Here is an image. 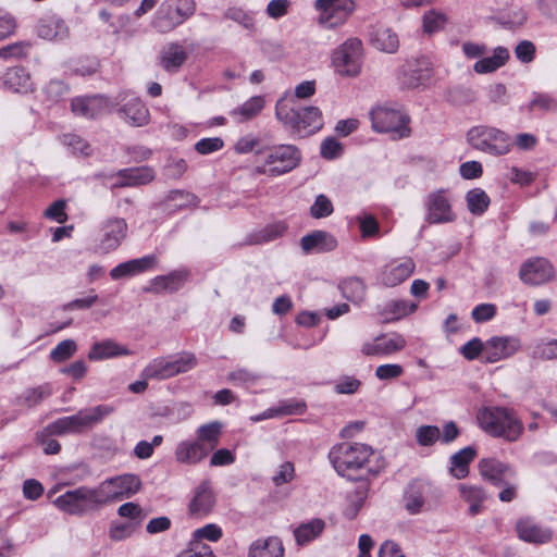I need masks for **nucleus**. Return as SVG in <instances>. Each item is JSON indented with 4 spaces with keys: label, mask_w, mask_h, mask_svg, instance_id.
<instances>
[{
    "label": "nucleus",
    "mask_w": 557,
    "mask_h": 557,
    "mask_svg": "<svg viewBox=\"0 0 557 557\" xmlns=\"http://www.w3.org/2000/svg\"><path fill=\"white\" fill-rule=\"evenodd\" d=\"M374 450L362 443H341L332 447L329 458L335 471L348 479H355L360 470L376 474L383 466L373 468L371 458Z\"/></svg>",
    "instance_id": "obj_1"
},
{
    "label": "nucleus",
    "mask_w": 557,
    "mask_h": 557,
    "mask_svg": "<svg viewBox=\"0 0 557 557\" xmlns=\"http://www.w3.org/2000/svg\"><path fill=\"white\" fill-rule=\"evenodd\" d=\"M479 426L493 437L516 442L523 433L524 426L513 409L500 406H487L476 413Z\"/></svg>",
    "instance_id": "obj_2"
},
{
    "label": "nucleus",
    "mask_w": 557,
    "mask_h": 557,
    "mask_svg": "<svg viewBox=\"0 0 557 557\" xmlns=\"http://www.w3.org/2000/svg\"><path fill=\"white\" fill-rule=\"evenodd\" d=\"M301 160L299 149L294 145H277L256 152L253 174L280 176L293 171Z\"/></svg>",
    "instance_id": "obj_3"
},
{
    "label": "nucleus",
    "mask_w": 557,
    "mask_h": 557,
    "mask_svg": "<svg viewBox=\"0 0 557 557\" xmlns=\"http://www.w3.org/2000/svg\"><path fill=\"white\" fill-rule=\"evenodd\" d=\"M276 117L300 135H311L323 126L322 112L318 107L295 108L281 99L275 106Z\"/></svg>",
    "instance_id": "obj_4"
},
{
    "label": "nucleus",
    "mask_w": 557,
    "mask_h": 557,
    "mask_svg": "<svg viewBox=\"0 0 557 557\" xmlns=\"http://www.w3.org/2000/svg\"><path fill=\"white\" fill-rule=\"evenodd\" d=\"M113 412L114 408L109 405L85 408L79 410L76 414L57 419L47 426V430L53 435L83 433L101 423L106 417Z\"/></svg>",
    "instance_id": "obj_5"
},
{
    "label": "nucleus",
    "mask_w": 557,
    "mask_h": 557,
    "mask_svg": "<svg viewBox=\"0 0 557 557\" xmlns=\"http://www.w3.org/2000/svg\"><path fill=\"white\" fill-rule=\"evenodd\" d=\"M195 12V0H165L156 12L152 27L160 34H168L191 17Z\"/></svg>",
    "instance_id": "obj_6"
},
{
    "label": "nucleus",
    "mask_w": 557,
    "mask_h": 557,
    "mask_svg": "<svg viewBox=\"0 0 557 557\" xmlns=\"http://www.w3.org/2000/svg\"><path fill=\"white\" fill-rule=\"evenodd\" d=\"M370 116L375 132L389 133L396 139L410 136V117L400 109L379 106L372 109Z\"/></svg>",
    "instance_id": "obj_7"
},
{
    "label": "nucleus",
    "mask_w": 557,
    "mask_h": 557,
    "mask_svg": "<svg viewBox=\"0 0 557 557\" xmlns=\"http://www.w3.org/2000/svg\"><path fill=\"white\" fill-rule=\"evenodd\" d=\"M53 504L63 512L72 516H83L102 506L97 487L91 488L88 486H79L75 490L66 491L58 496Z\"/></svg>",
    "instance_id": "obj_8"
},
{
    "label": "nucleus",
    "mask_w": 557,
    "mask_h": 557,
    "mask_svg": "<svg viewBox=\"0 0 557 557\" xmlns=\"http://www.w3.org/2000/svg\"><path fill=\"white\" fill-rule=\"evenodd\" d=\"M362 55L361 40L349 38L332 52V66L335 73L342 77H356L361 72Z\"/></svg>",
    "instance_id": "obj_9"
},
{
    "label": "nucleus",
    "mask_w": 557,
    "mask_h": 557,
    "mask_svg": "<svg viewBox=\"0 0 557 557\" xmlns=\"http://www.w3.org/2000/svg\"><path fill=\"white\" fill-rule=\"evenodd\" d=\"M467 137L473 148L493 156L506 154L511 148L509 135L495 127L474 126Z\"/></svg>",
    "instance_id": "obj_10"
},
{
    "label": "nucleus",
    "mask_w": 557,
    "mask_h": 557,
    "mask_svg": "<svg viewBox=\"0 0 557 557\" xmlns=\"http://www.w3.org/2000/svg\"><path fill=\"white\" fill-rule=\"evenodd\" d=\"M141 488V480L133 473H125L101 482L97 486L101 505L128 498Z\"/></svg>",
    "instance_id": "obj_11"
},
{
    "label": "nucleus",
    "mask_w": 557,
    "mask_h": 557,
    "mask_svg": "<svg viewBox=\"0 0 557 557\" xmlns=\"http://www.w3.org/2000/svg\"><path fill=\"white\" fill-rule=\"evenodd\" d=\"M319 24L325 28H335L348 20L355 9L352 0H315Z\"/></svg>",
    "instance_id": "obj_12"
},
{
    "label": "nucleus",
    "mask_w": 557,
    "mask_h": 557,
    "mask_svg": "<svg viewBox=\"0 0 557 557\" xmlns=\"http://www.w3.org/2000/svg\"><path fill=\"white\" fill-rule=\"evenodd\" d=\"M127 235V223L122 218H109L99 228L95 252L107 255L115 250Z\"/></svg>",
    "instance_id": "obj_13"
},
{
    "label": "nucleus",
    "mask_w": 557,
    "mask_h": 557,
    "mask_svg": "<svg viewBox=\"0 0 557 557\" xmlns=\"http://www.w3.org/2000/svg\"><path fill=\"white\" fill-rule=\"evenodd\" d=\"M425 221L430 224L450 223L456 220L451 198L445 189L432 191L425 199Z\"/></svg>",
    "instance_id": "obj_14"
},
{
    "label": "nucleus",
    "mask_w": 557,
    "mask_h": 557,
    "mask_svg": "<svg viewBox=\"0 0 557 557\" xmlns=\"http://www.w3.org/2000/svg\"><path fill=\"white\" fill-rule=\"evenodd\" d=\"M406 339L397 333H382L372 339L366 341L361 346V354L366 357H385L403 350Z\"/></svg>",
    "instance_id": "obj_15"
},
{
    "label": "nucleus",
    "mask_w": 557,
    "mask_h": 557,
    "mask_svg": "<svg viewBox=\"0 0 557 557\" xmlns=\"http://www.w3.org/2000/svg\"><path fill=\"white\" fill-rule=\"evenodd\" d=\"M521 349L516 336H493L485 342V362L495 363L508 359Z\"/></svg>",
    "instance_id": "obj_16"
},
{
    "label": "nucleus",
    "mask_w": 557,
    "mask_h": 557,
    "mask_svg": "<svg viewBox=\"0 0 557 557\" xmlns=\"http://www.w3.org/2000/svg\"><path fill=\"white\" fill-rule=\"evenodd\" d=\"M416 270V262L410 257H400L387 262L381 271V282L395 287L409 278Z\"/></svg>",
    "instance_id": "obj_17"
},
{
    "label": "nucleus",
    "mask_w": 557,
    "mask_h": 557,
    "mask_svg": "<svg viewBox=\"0 0 557 557\" xmlns=\"http://www.w3.org/2000/svg\"><path fill=\"white\" fill-rule=\"evenodd\" d=\"M519 276L525 284L540 285L554 277V268L550 262L544 258H532L523 262L519 271Z\"/></svg>",
    "instance_id": "obj_18"
},
{
    "label": "nucleus",
    "mask_w": 557,
    "mask_h": 557,
    "mask_svg": "<svg viewBox=\"0 0 557 557\" xmlns=\"http://www.w3.org/2000/svg\"><path fill=\"white\" fill-rule=\"evenodd\" d=\"M480 474L493 485L500 487L508 479L516 478V470L496 458H484L479 462Z\"/></svg>",
    "instance_id": "obj_19"
},
{
    "label": "nucleus",
    "mask_w": 557,
    "mask_h": 557,
    "mask_svg": "<svg viewBox=\"0 0 557 557\" xmlns=\"http://www.w3.org/2000/svg\"><path fill=\"white\" fill-rule=\"evenodd\" d=\"M518 537L531 544H545L552 540L553 532L549 528L537 523L533 518L523 517L516 522Z\"/></svg>",
    "instance_id": "obj_20"
},
{
    "label": "nucleus",
    "mask_w": 557,
    "mask_h": 557,
    "mask_svg": "<svg viewBox=\"0 0 557 557\" xmlns=\"http://www.w3.org/2000/svg\"><path fill=\"white\" fill-rule=\"evenodd\" d=\"M72 112L82 117L95 119L109 111L108 99L103 96L76 97L71 102Z\"/></svg>",
    "instance_id": "obj_21"
},
{
    "label": "nucleus",
    "mask_w": 557,
    "mask_h": 557,
    "mask_svg": "<svg viewBox=\"0 0 557 557\" xmlns=\"http://www.w3.org/2000/svg\"><path fill=\"white\" fill-rule=\"evenodd\" d=\"M429 486L420 481L411 482L404 491L403 504L410 515L428 510Z\"/></svg>",
    "instance_id": "obj_22"
},
{
    "label": "nucleus",
    "mask_w": 557,
    "mask_h": 557,
    "mask_svg": "<svg viewBox=\"0 0 557 557\" xmlns=\"http://www.w3.org/2000/svg\"><path fill=\"white\" fill-rule=\"evenodd\" d=\"M188 58V53L184 46L180 42H169L162 47L159 52L160 66L169 72L176 73L184 65Z\"/></svg>",
    "instance_id": "obj_23"
},
{
    "label": "nucleus",
    "mask_w": 557,
    "mask_h": 557,
    "mask_svg": "<svg viewBox=\"0 0 557 557\" xmlns=\"http://www.w3.org/2000/svg\"><path fill=\"white\" fill-rule=\"evenodd\" d=\"M215 504V497L208 481L201 482L195 491L188 510L193 517L202 518L211 512Z\"/></svg>",
    "instance_id": "obj_24"
},
{
    "label": "nucleus",
    "mask_w": 557,
    "mask_h": 557,
    "mask_svg": "<svg viewBox=\"0 0 557 557\" xmlns=\"http://www.w3.org/2000/svg\"><path fill=\"white\" fill-rule=\"evenodd\" d=\"M432 76V66L425 58L408 61L403 76V85L407 88H416L428 82Z\"/></svg>",
    "instance_id": "obj_25"
},
{
    "label": "nucleus",
    "mask_w": 557,
    "mask_h": 557,
    "mask_svg": "<svg viewBox=\"0 0 557 557\" xmlns=\"http://www.w3.org/2000/svg\"><path fill=\"white\" fill-rule=\"evenodd\" d=\"M36 33L46 40H63L69 37L70 30L60 16L52 14L38 21Z\"/></svg>",
    "instance_id": "obj_26"
},
{
    "label": "nucleus",
    "mask_w": 557,
    "mask_h": 557,
    "mask_svg": "<svg viewBox=\"0 0 557 557\" xmlns=\"http://www.w3.org/2000/svg\"><path fill=\"white\" fill-rule=\"evenodd\" d=\"M157 262L158 260L154 255H149L138 259L122 262L110 271V276L113 280L133 276L153 269L157 265Z\"/></svg>",
    "instance_id": "obj_27"
},
{
    "label": "nucleus",
    "mask_w": 557,
    "mask_h": 557,
    "mask_svg": "<svg viewBox=\"0 0 557 557\" xmlns=\"http://www.w3.org/2000/svg\"><path fill=\"white\" fill-rule=\"evenodd\" d=\"M209 454L197 440L181 441L175 450L174 457L178 463L194 466L202 461Z\"/></svg>",
    "instance_id": "obj_28"
},
{
    "label": "nucleus",
    "mask_w": 557,
    "mask_h": 557,
    "mask_svg": "<svg viewBox=\"0 0 557 557\" xmlns=\"http://www.w3.org/2000/svg\"><path fill=\"white\" fill-rule=\"evenodd\" d=\"M326 528V523L321 518H313L299 523L294 528L293 534L298 546H305L319 539Z\"/></svg>",
    "instance_id": "obj_29"
},
{
    "label": "nucleus",
    "mask_w": 557,
    "mask_h": 557,
    "mask_svg": "<svg viewBox=\"0 0 557 557\" xmlns=\"http://www.w3.org/2000/svg\"><path fill=\"white\" fill-rule=\"evenodd\" d=\"M131 350L113 339H104L101 342L95 343L89 352L88 359L91 361H98L103 359H110L121 356H129Z\"/></svg>",
    "instance_id": "obj_30"
},
{
    "label": "nucleus",
    "mask_w": 557,
    "mask_h": 557,
    "mask_svg": "<svg viewBox=\"0 0 557 557\" xmlns=\"http://www.w3.org/2000/svg\"><path fill=\"white\" fill-rule=\"evenodd\" d=\"M284 546L282 541L275 536L258 539L253 541L248 549V557H283Z\"/></svg>",
    "instance_id": "obj_31"
},
{
    "label": "nucleus",
    "mask_w": 557,
    "mask_h": 557,
    "mask_svg": "<svg viewBox=\"0 0 557 557\" xmlns=\"http://www.w3.org/2000/svg\"><path fill=\"white\" fill-rule=\"evenodd\" d=\"M301 248L305 252L312 250L331 251L337 247L335 237L324 231H314L304 236L300 240Z\"/></svg>",
    "instance_id": "obj_32"
},
{
    "label": "nucleus",
    "mask_w": 557,
    "mask_h": 557,
    "mask_svg": "<svg viewBox=\"0 0 557 557\" xmlns=\"http://www.w3.org/2000/svg\"><path fill=\"white\" fill-rule=\"evenodd\" d=\"M117 175L122 181L116 183L115 186L125 187L148 184L154 180L156 173L152 168L145 165L121 170Z\"/></svg>",
    "instance_id": "obj_33"
},
{
    "label": "nucleus",
    "mask_w": 557,
    "mask_h": 557,
    "mask_svg": "<svg viewBox=\"0 0 557 557\" xmlns=\"http://www.w3.org/2000/svg\"><path fill=\"white\" fill-rule=\"evenodd\" d=\"M3 83L7 88L15 92L26 94L34 89L29 73L20 66L9 69L4 74Z\"/></svg>",
    "instance_id": "obj_34"
},
{
    "label": "nucleus",
    "mask_w": 557,
    "mask_h": 557,
    "mask_svg": "<svg viewBox=\"0 0 557 557\" xmlns=\"http://www.w3.org/2000/svg\"><path fill=\"white\" fill-rule=\"evenodd\" d=\"M121 112L124 114L127 123L135 127H140L149 122V110L138 98L131 99L123 106Z\"/></svg>",
    "instance_id": "obj_35"
},
{
    "label": "nucleus",
    "mask_w": 557,
    "mask_h": 557,
    "mask_svg": "<svg viewBox=\"0 0 557 557\" xmlns=\"http://www.w3.org/2000/svg\"><path fill=\"white\" fill-rule=\"evenodd\" d=\"M371 44L375 49L387 53L396 52L399 47L397 34L384 26H379L372 32Z\"/></svg>",
    "instance_id": "obj_36"
},
{
    "label": "nucleus",
    "mask_w": 557,
    "mask_h": 557,
    "mask_svg": "<svg viewBox=\"0 0 557 557\" xmlns=\"http://www.w3.org/2000/svg\"><path fill=\"white\" fill-rule=\"evenodd\" d=\"M509 52L505 47H496L491 57L482 58L473 65V70L478 74L493 73L508 61Z\"/></svg>",
    "instance_id": "obj_37"
},
{
    "label": "nucleus",
    "mask_w": 557,
    "mask_h": 557,
    "mask_svg": "<svg viewBox=\"0 0 557 557\" xmlns=\"http://www.w3.org/2000/svg\"><path fill=\"white\" fill-rule=\"evenodd\" d=\"M221 435L222 423L213 421L207 424H202L197 429L196 440L209 454L218 446Z\"/></svg>",
    "instance_id": "obj_38"
},
{
    "label": "nucleus",
    "mask_w": 557,
    "mask_h": 557,
    "mask_svg": "<svg viewBox=\"0 0 557 557\" xmlns=\"http://www.w3.org/2000/svg\"><path fill=\"white\" fill-rule=\"evenodd\" d=\"M187 276V271H173L168 275L157 276L151 281V289L156 293L175 292L183 286Z\"/></svg>",
    "instance_id": "obj_39"
},
{
    "label": "nucleus",
    "mask_w": 557,
    "mask_h": 557,
    "mask_svg": "<svg viewBox=\"0 0 557 557\" xmlns=\"http://www.w3.org/2000/svg\"><path fill=\"white\" fill-rule=\"evenodd\" d=\"M418 305L407 299H396L386 302L381 311V314L387 321L399 320L413 313Z\"/></svg>",
    "instance_id": "obj_40"
},
{
    "label": "nucleus",
    "mask_w": 557,
    "mask_h": 557,
    "mask_svg": "<svg viewBox=\"0 0 557 557\" xmlns=\"http://www.w3.org/2000/svg\"><path fill=\"white\" fill-rule=\"evenodd\" d=\"M475 457L472 447H465L450 458V473L456 479H463L469 474V465Z\"/></svg>",
    "instance_id": "obj_41"
},
{
    "label": "nucleus",
    "mask_w": 557,
    "mask_h": 557,
    "mask_svg": "<svg viewBox=\"0 0 557 557\" xmlns=\"http://www.w3.org/2000/svg\"><path fill=\"white\" fill-rule=\"evenodd\" d=\"M141 377L152 380H166L173 377L170 357L152 359L143 370Z\"/></svg>",
    "instance_id": "obj_42"
},
{
    "label": "nucleus",
    "mask_w": 557,
    "mask_h": 557,
    "mask_svg": "<svg viewBox=\"0 0 557 557\" xmlns=\"http://www.w3.org/2000/svg\"><path fill=\"white\" fill-rule=\"evenodd\" d=\"M458 490L461 498L469 504V513L478 515L481 511L482 503L486 499L483 488L476 485L460 484Z\"/></svg>",
    "instance_id": "obj_43"
},
{
    "label": "nucleus",
    "mask_w": 557,
    "mask_h": 557,
    "mask_svg": "<svg viewBox=\"0 0 557 557\" xmlns=\"http://www.w3.org/2000/svg\"><path fill=\"white\" fill-rule=\"evenodd\" d=\"M264 98L262 96H253L245 101L240 107L231 111V115L238 122L248 121L255 117L264 107Z\"/></svg>",
    "instance_id": "obj_44"
},
{
    "label": "nucleus",
    "mask_w": 557,
    "mask_h": 557,
    "mask_svg": "<svg viewBox=\"0 0 557 557\" xmlns=\"http://www.w3.org/2000/svg\"><path fill=\"white\" fill-rule=\"evenodd\" d=\"M467 207L475 215H481L490 206V197L481 188H474L466 195Z\"/></svg>",
    "instance_id": "obj_45"
},
{
    "label": "nucleus",
    "mask_w": 557,
    "mask_h": 557,
    "mask_svg": "<svg viewBox=\"0 0 557 557\" xmlns=\"http://www.w3.org/2000/svg\"><path fill=\"white\" fill-rule=\"evenodd\" d=\"M342 294L350 301L359 302L364 298L366 285L358 277L345 280L339 285Z\"/></svg>",
    "instance_id": "obj_46"
},
{
    "label": "nucleus",
    "mask_w": 557,
    "mask_h": 557,
    "mask_svg": "<svg viewBox=\"0 0 557 557\" xmlns=\"http://www.w3.org/2000/svg\"><path fill=\"white\" fill-rule=\"evenodd\" d=\"M172 367L173 376L186 373L197 366V358L193 352L183 351L173 356H169Z\"/></svg>",
    "instance_id": "obj_47"
},
{
    "label": "nucleus",
    "mask_w": 557,
    "mask_h": 557,
    "mask_svg": "<svg viewBox=\"0 0 557 557\" xmlns=\"http://www.w3.org/2000/svg\"><path fill=\"white\" fill-rule=\"evenodd\" d=\"M447 17L444 13L436 10H429L423 14L422 27L425 34H434L444 28Z\"/></svg>",
    "instance_id": "obj_48"
},
{
    "label": "nucleus",
    "mask_w": 557,
    "mask_h": 557,
    "mask_svg": "<svg viewBox=\"0 0 557 557\" xmlns=\"http://www.w3.org/2000/svg\"><path fill=\"white\" fill-rule=\"evenodd\" d=\"M532 357L541 360L557 359V339L540 341L532 350Z\"/></svg>",
    "instance_id": "obj_49"
},
{
    "label": "nucleus",
    "mask_w": 557,
    "mask_h": 557,
    "mask_svg": "<svg viewBox=\"0 0 557 557\" xmlns=\"http://www.w3.org/2000/svg\"><path fill=\"white\" fill-rule=\"evenodd\" d=\"M77 350V345L73 339H64L60 342L55 348L50 351V358L54 362H63L70 359Z\"/></svg>",
    "instance_id": "obj_50"
},
{
    "label": "nucleus",
    "mask_w": 557,
    "mask_h": 557,
    "mask_svg": "<svg viewBox=\"0 0 557 557\" xmlns=\"http://www.w3.org/2000/svg\"><path fill=\"white\" fill-rule=\"evenodd\" d=\"M32 44L29 41H16L0 48V59H20L26 57Z\"/></svg>",
    "instance_id": "obj_51"
},
{
    "label": "nucleus",
    "mask_w": 557,
    "mask_h": 557,
    "mask_svg": "<svg viewBox=\"0 0 557 557\" xmlns=\"http://www.w3.org/2000/svg\"><path fill=\"white\" fill-rule=\"evenodd\" d=\"M460 352L467 360H474L482 356L485 361V343L479 337H473L460 347Z\"/></svg>",
    "instance_id": "obj_52"
},
{
    "label": "nucleus",
    "mask_w": 557,
    "mask_h": 557,
    "mask_svg": "<svg viewBox=\"0 0 557 557\" xmlns=\"http://www.w3.org/2000/svg\"><path fill=\"white\" fill-rule=\"evenodd\" d=\"M529 110H541L544 112H552L557 110V100L547 94H534L529 103Z\"/></svg>",
    "instance_id": "obj_53"
},
{
    "label": "nucleus",
    "mask_w": 557,
    "mask_h": 557,
    "mask_svg": "<svg viewBox=\"0 0 557 557\" xmlns=\"http://www.w3.org/2000/svg\"><path fill=\"white\" fill-rule=\"evenodd\" d=\"M441 431L435 425H422L416 431V438L421 446H431L440 440Z\"/></svg>",
    "instance_id": "obj_54"
},
{
    "label": "nucleus",
    "mask_w": 557,
    "mask_h": 557,
    "mask_svg": "<svg viewBox=\"0 0 557 557\" xmlns=\"http://www.w3.org/2000/svg\"><path fill=\"white\" fill-rule=\"evenodd\" d=\"M295 478V467L290 461H285L278 466L277 470L272 476V482L275 486H281L292 482Z\"/></svg>",
    "instance_id": "obj_55"
},
{
    "label": "nucleus",
    "mask_w": 557,
    "mask_h": 557,
    "mask_svg": "<svg viewBox=\"0 0 557 557\" xmlns=\"http://www.w3.org/2000/svg\"><path fill=\"white\" fill-rule=\"evenodd\" d=\"M224 17L240 24L246 29H255L253 18L240 8H228L224 13Z\"/></svg>",
    "instance_id": "obj_56"
},
{
    "label": "nucleus",
    "mask_w": 557,
    "mask_h": 557,
    "mask_svg": "<svg viewBox=\"0 0 557 557\" xmlns=\"http://www.w3.org/2000/svg\"><path fill=\"white\" fill-rule=\"evenodd\" d=\"M50 394H51V387H50V385L46 384V385H41L38 387H33V388L26 389L23 393L22 398H23L24 403L27 404L28 406H34V405L40 403L44 398H47L48 396H50Z\"/></svg>",
    "instance_id": "obj_57"
},
{
    "label": "nucleus",
    "mask_w": 557,
    "mask_h": 557,
    "mask_svg": "<svg viewBox=\"0 0 557 557\" xmlns=\"http://www.w3.org/2000/svg\"><path fill=\"white\" fill-rule=\"evenodd\" d=\"M66 201L63 199L55 200L52 202L44 212L45 218L55 221L57 223H64L67 220L65 212Z\"/></svg>",
    "instance_id": "obj_58"
},
{
    "label": "nucleus",
    "mask_w": 557,
    "mask_h": 557,
    "mask_svg": "<svg viewBox=\"0 0 557 557\" xmlns=\"http://www.w3.org/2000/svg\"><path fill=\"white\" fill-rule=\"evenodd\" d=\"M222 535V529L214 523L206 524L205 527L195 530L193 534L195 542H199L200 540L218 542Z\"/></svg>",
    "instance_id": "obj_59"
},
{
    "label": "nucleus",
    "mask_w": 557,
    "mask_h": 557,
    "mask_svg": "<svg viewBox=\"0 0 557 557\" xmlns=\"http://www.w3.org/2000/svg\"><path fill=\"white\" fill-rule=\"evenodd\" d=\"M356 219L363 238L374 236L379 233V222L372 214L363 213Z\"/></svg>",
    "instance_id": "obj_60"
},
{
    "label": "nucleus",
    "mask_w": 557,
    "mask_h": 557,
    "mask_svg": "<svg viewBox=\"0 0 557 557\" xmlns=\"http://www.w3.org/2000/svg\"><path fill=\"white\" fill-rule=\"evenodd\" d=\"M224 147V141L220 137L202 138L195 144V150L199 154H210L221 150Z\"/></svg>",
    "instance_id": "obj_61"
},
{
    "label": "nucleus",
    "mask_w": 557,
    "mask_h": 557,
    "mask_svg": "<svg viewBox=\"0 0 557 557\" xmlns=\"http://www.w3.org/2000/svg\"><path fill=\"white\" fill-rule=\"evenodd\" d=\"M333 212V205L331 200L324 196L319 195L310 208V213L315 219H321L331 215Z\"/></svg>",
    "instance_id": "obj_62"
},
{
    "label": "nucleus",
    "mask_w": 557,
    "mask_h": 557,
    "mask_svg": "<svg viewBox=\"0 0 557 557\" xmlns=\"http://www.w3.org/2000/svg\"><path fill=\"white\" fill-rule=\"evenodd\" d=\"M136 529L135 522L112 523L109 535L113 541H122L128 539Z\"/></svg>",
    "instance_id": "obj_63"
},
{
    "label": "nucleus",
    "mask_w": 557,
    "mask_h": 557,
    "mask_svg": "<svg viewBox=\"0 0 557 557\" xmlns=\"http://www.w3.org/2000/svg\"><path fill=\"white\" fill-rule=\"evenodd\" d=\"M177 557H215V555L209 545L194 542L188 549L183 550Z\"/></svg>",
    "instance_id": "obj_64"
}]
</instances>
